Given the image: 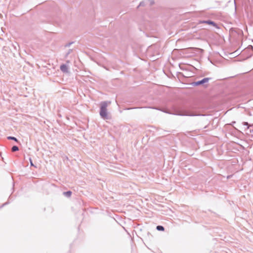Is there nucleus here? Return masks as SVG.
Instances as JSON below:
<instances>
[{"label":"nucleus","instance_id":"1","mask_svg":"<svg viewBox=\"0 0 253 253\" xmlns=\"http://www.w3.org/2000/svg\"><path fill=\"white\" fill-rule=\"evenodd\" d=\"M107 103L106 102H102L101 104V109L100 114L101 116L104 119L107 118Z\"/></svg>","mask_w":253,"mask_h":253},{"label":"nucleus","instance_id":"2","mask_svg":"<svg viewBox=\"0 0 253 253\" xmlns=\"http://www.w3.org/2000/svg\"><path fill=\"white\" fill-rule=\"evenodd\" d=\"M199 23H206L209 25H211L214 27H216V25L213 22L209 20V21H201L199 22Z\"/></svg>","mask_w":253,"mask_h":253},{"label":"nucleus","instance_id":"3","mask_svg":"<svg viewBox=\"0 0 253 253\" xmlns=\"http://www.w3.org/2000/svg\"><path fill=\"white\" fill-rule=\"evenodd\" d=\"M60 69L61 70L64 72L67 73L68 72V67L66 65L63 64L60 66Z\"/></svg>","mask_w":253,"mask_h":253},{"label":"nucleus","instance_id":"4","mask_svg":"<svg viewBox=\"0 0 253 253\" xmlns=\"http://www.w3.org/2000/svg\"><path fill=\"white\" fill-rule=\"evenodd\" d=\"M209 80V79L208 78H205L204 79H203L202 80L197 82L196 83L197 84H203V83H206L207 82H208Z\"/></svg>","mask_w":253,"mask_h":253},{"label":"nucleus","instance_id":"5","mask_svg":"<svg viewBox=\"0 0 253 253\" xmlns=\"http://www.w3.org/2000/svg\"><path fill=\"white\" fill-rule=\"evenodd\" d=\"M63 194L65 196L70 197L71 196L72 192L69 191L66 192H64Z\"/></svg>","mask_w":253,"mask_h":253},{"label":"nucleus","instance_id":"6","mask_svg":"<svg viewBox=\"0 0 253 253\" xmlns=\"http://www.w3.org/2000/svg\"><path fill=\"white\" fill-rule=\"evenodd\" d=\"M157 229L159 231H164V228L162 226L159 225L157 226Z\"/></svg>","mask_w":253,"mask_h":253},{"label":"nucleus","instance_id":"7","mask_svg":"<svg viewBox=\"0 0 253 253\" xmlns=\"http://www.w3.org/2000/svg\"><path fill=\"white\" fill-rule=\"evenodd\" d=\"M12 151L15 152L18 150V147L16 146H14L12 147Z\"/></svg>","mask_w":253,"mask_h":253},{"label":"nucleus","instance_id":"8","mask_svg":"<svg viewBox=\"0 0 253 253\" xmlns=\"http://www.w3.org/2000/svg\"><path fill=\"white\" fill-rule=\"evenodd\" d=\"M8 139H13L15 141H17V139L14 137H8Z\"/></svg>","mask_w":253,"mask_h":253}]
</instances>
